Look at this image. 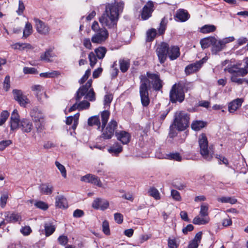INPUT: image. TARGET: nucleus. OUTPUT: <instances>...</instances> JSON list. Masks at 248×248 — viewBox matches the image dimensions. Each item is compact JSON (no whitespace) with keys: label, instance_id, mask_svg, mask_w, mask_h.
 <instances>
[{"label":"nucleus","instance_id":"f257e3e1","mask_svg":"<svg viewBox=\"0 0 248 248\" xmlns=\"http://www.w3.org/2000/svg\"><path fill=\"white\" fill-rule=\"evenodd\" d=\"M146 76L140 75V95L141 104L143 107H147L150 103L149 97V90L150 89V81L151 80V84L153 89L155 91H161L163 85V80L160 78L158 73H152L150 72L146 73Z\"/></svg>","mask_w":248,"mask_h":248},{"label":"nucleus","instance_id":"f03ea898","mask_svg":"<svg viewBox=\"0 0 248 248\" xmlns=\"http://www.w3.org/2000/svg\"><path fill=\"white\" fill-rule=\"evenodd\" d=\"M124 7L123 1L114 4L108 3L105 12L99 18L100 23L109 29H116L119 13L122 12Z\"/></svg>","mask_w":248,"mask_h":248},{"label":"nucleus","instance_id":"7ed1b4c3","mask_svg":"<svg viewBox=\"0 0 248 248\" xmlns=\"http://www.w3.org/2000/svg\"><path fill=\"white\" fill-rule=\"evenodd\" d=\"M244 61V67H239L238 65H228L224 69L225 72L231 75V81L237 85H242L243 80L241 77H245L248 73V57L245 58Z\"/></svg>","mask_w":248,"mask_h":248},{"label":"nucleus","instance_id":"20e7f679","mask_svg":"<svg viewBox=\"0 0 248 248\" xmlns=\"http://www.w3.org/2000/svg\"><path fill=\"white\" fill-rule=\"evenodd\" d=\"M110 113L108 110H104L101 114L102 121V137L104 139H110L114 135L115 130L117 127V123L116 121L111 120L107 125L106 128L105 127L108 122Z\"/></svg>","mask_w":248,"mask_h":248},{"label":"nucleus","instance_id":"39448f33","mask_svg":"<svg viewBox=\"0 0 248 248\" xmlns=\"http://www.w3.org/2000/svg\"><path fill=\"white\" fill-rule=\"evenodd\" d=\"M92 82V80L90 79L85 85L78 89L75 96V100L77 102H79L83 96L84 97V99H88L90 101L95 100V93L93 89L91 88Z\"/></svg>","mask_w":248,"mask_h":248},{"label":"nucleus","instance_id":"423d86ee","mask_svg":"<svg viewBox=\"0 0 248 248\" xmlns=\"http://www.w3.org/2000/svg\"><path fill=\"white\" fill-rule=\"evenodd\" d=\"M95 32L91 38L93 43L101 44L104 43L108 37V32L105 28H100L97 21H94L91 27Z\"/></svg>","mask_w":248,"mask_h":248},{"label":"nucleus","instance_id":"0eeeda50","mask_svg":"<svg viewBox=\"0 0 248 248\" xmlns=\"http://www.w3.org/2000/svg\"><path fill=\"white\" fill-rule=\"evenodd\" d=\"M184 86L181 84H174L170 92V100L172 103H182L185 99Z\"/></svg>","mask_w":248,"mask_h":248},{"label":"nucleus","instance_id":"6e6552de","mask_svg":"<svg viewBox=\"0 0 248 248\" xmlns=\"http://www.w3.org/2000/svg\"><path fill=\"white\" fill-rule=\"evenodd\" d=\"M198 141L201 155L204 159L210 160L213 157V151L210 148H208V142L206 135L204 133L201 134Z\"/></svg>","mask_w":248,"mask_h":248},{"label":"nucleus","instance_id":"1a4fd4ad","mask_svg":"<svg viewBox=\"0 0 248 248\" xmlns=\"http://www.w3.org/2000/svg\"><path fill=\"white\" fill-rule=\"evenodd\" d=\"M173 122L177 126V130H185L189 124V115L183 111H177L174 115Z\"/></svg>","mask_w":248,"mask_h":248},{"label":"nucleus","instance_id":"9d476101","mask_svg":"<svg viewBox=\"0 0 248 248\" xmlns=\"http://www.w3.org/2000/svg\"><path fill=\"white\" fill-rule=\"evenodd\" d=\"M168 51L169 44L166 43L162 42L157 46L155 52L161 64L164 63L167 60Z\"/></svg>","mask_w":248,"mask_h":248},{"label":"nucleus","instance_id":"9b49d317","mask_svg":"<svg viewBox=\"0 0 248 248\" xmlns=\"http://www.w3.org/2000/svg\"><path fill=\"white\" fill-rule=\"evenodd\" d=\"M155 9L154 3L149 0L143 7L140 12V16L143 20H147L152 16V14Z\"/></svg>","mask_w":248,"mask_h":248},{"label":"nucleus","instance_id":"f8f14e48","mask_svg":"<svg viewBox=\"0 0 248 248\" xmlns=\"http://www.w3.org/2000/svg\"><path fill=\"white\" fill-rule=\"evenodd\" d=\"M34 21L35 28L39 33L45 35L49 34L50 28L46 23L36 18L34 19Z\"/></svg>","mask_w":248,"mask_h":248},{"label":"nucleus","instance_id":"ddd939ff","mask_svg":"<svg viewBox=\"0 0 248 248\" xmlns=\"http://www.w3.org/2000/svg\"><path fill=\"white\" fill-rule=\"evenodd\" d=\"M15 99L17 101L21 107H25L30 103L27 96L23 94L21 90L14 89L13 91Z\"/></svg>","mask_w":248,"mask_h":248},{"label":"nucleus","instance_id":"4468645a","mask_svg":"<svg viewBox=\"0 0 248 248\" xmlns=\"http://www.w3.org/2000/svg\"><path fill=\"white\" fill-rule=\"evenodd\" d=\"M80 181L86 183H89L102 187V184L100 179L96 176L92 174H87L80 178Z\"/></svg>","mask_w":248,"mask_h":248},{"label":"nucleus","instance_id":"2eb2a0df","mask_svg":"<svg viewBox=\"0 0 248 248\" xmlns=\"http://www.w3.org/2000/svg\"><path fill=\"white\" fill-rule=\"evenodd\" d=\"M30 116L35 123L43 122L44 114L42 110L37 107H34L31 109Z\"/></svg>","mask_w":248,"mask_h":248},{"label":"nucleus","instance_id":"dca6fc26","mask_svg":"<svg viewBox=\"0 0 248 248\" xmlns=\"http://www.w3.org/2000/svg\"><path fill=\"white\" fill-rule=\"evenodd\" d=\"M203 63V60L197 61L193 63L188 65L185 68V73L186 75H189L193 73L196 72L202 67Z\"/></svg>","mask_w":248,"mask_h":248},{"label":"nucleus","instance_id":"f3484780","mask_svg":"<svg viewBox=\"0 0 248 248\" xmlns=\"http://www.w3.org/2000/svg\"><path fill=\"white\" fill-rule=\"evenodd\" d=\"M109 203L108 201L101 198H96L92 203V207L95 209L104 210L108 208Z\"/></svg>","mask_w":248,"mask_h":248},{"label":"nucleus","instance_id":"a211bd4d","mask_svg":"<svg viewBox=\"0 0 248 248\" xmlns=\"http://www.w3.org/2000/svg\"><path fill=\"white\" fill-rule=\"evenodd\" d=\"M190 17L188 12L184 9H179L177 11L174 18L176 21L185 22Z\"/></svg>","mask_w":248,"mask_h":248},{"label":"nucleus","instance_id":"6ab92c4d","mask_svg":"<svg viewBox=\"0 0 248 248\" xmlns=\"http://www.w3.org/2000/svg\"><path fill=\"white\" fill-rule=\"evenodd\" d=\"M180 49L177 46H172L170 47L169 46L168 57L170 60L173 61L176 59L180 56Z\"/></svg>","mask_w":248,"mask_h":248},{"label":"nucleus","instance_id":"aec40b11","mask_svg":"<svg viewBox=\"0 0 248 248\" xmlns=\"http://www.w3.org/2000/svg\"><path fill=\"white\" fill-rule=\"evenodd\" d=\"M20 127L23 132H30L33 127L32 122L28 119H23L20 123Z\"/></svg>","mask_w":248,"mask_h":248},{"label":"nucleus","instance_id":"412c9836","mask_svg":"<svg viewBox=\"0 0 248 248\" xmlns=\"http://www.w3.org/2000/svg\"><path fill=\"white\" fill-rule=\"evenodd\" d=\"M116 134L118 140L121 141L123 144H126L129 142L130 135L129 133L124 131H122Z\"/></svg>","mask_w":248,"mask_h":248},{"label":"nucleus","instance_id":"4be33fe9","mask_svg":"<svg viewBox=\"0 0 248 248\" xmlns=\"http://www.w3.org/2000/svg\"><path fill=\"white\" fill-rule=\"evenodd\" d=\"M212 46V52L214 54H216L221 51L225 46L223 43H222V40H217L216 38Z\"/></svg>","mask_w":248,"mask_h":248},{"label":"nucleus","instance_id":"5701e85b","mask_svg":"<svg viewBox=\"0 0 248 248\" xmlns=\"http://www.w3.org/2000/svg\"><path fill=\"white\" fill-rule=\"evenodd\" d=\"M243 101L242 99L237 98L230 103L228 107L230 112L233 113L236 111V109L241 106Z\"/></svg>","mask_w":248,"mask_h":248},{"label":"nucleus","instance_id":"b1692460","mask_svg":"<svg viewBox=\"0 0 248 248\" xmlns=\"http://www.w3.org/2000/svg\"><path fill=\"white\" fill-rule=\"evenodd\" d=\"M55 203L56 206L60 208L66 209L68 206L66 199L63 196H57Z\"/></svg>","mask_w":248,"mask_h":248},{"label":"nucleus","instance_id":"393cba45","mask_svg":"<svg viewBox=\"0 0 248 248\" xmlns=\"http://www.w3.org/2000/svg\"><path fill=\"white\" fill-rule=\"evenodd\" d=\"M5 219L8 222L16 223L20 222L22 220L21 216L18 213H9L6 217Z\"/></svg>","mask_w":248,"mask_h":248},{"label":"nucleus","instance_id":"a878e982","mask_svg":"<svg viewBox=\"0 0 248 248\" xmlns=\"http://www.w3.org/2000/svg\"><path fill=\"white\" fill-rule=\"evenodd\" d=\"M40 192L45 195H50L53 189V187L51 185L47 184H42L39 186Z\"/></svg>","mask_w":248,"mask_h":248},{"label":"nucleus","instance_id":"bb28decb","mask_svg":"<svg viewBox=\"0 0 248 248\" xmlns=\"http://www.w3.org/2000/svg\"><path fill=\"white\" fill-rule=\"evenodd\" d=\"M215 40V37H207L202 39L200 41V44L202 47L203 49L208 48L210 46L212 45V44Z\"/></svg>","mask_w":248,"mask_h":248},{"label":"nucleus","instance_id":"cd10ccee","mask_svg":"<svg viewBox=\"0 0 248 248\" xmlns=\"http://www.w3.org/2000/svg\"><path fill=\"white\" fill-rule=\"evenodd\" d=\"M12 48L14 49L23 50L25 49H31L33 47L29 43H16L12 46Z\"/></svg>","mask_w":248,"mask_h":248},{"label":"nucleus","instance_id":"c85d7f7f","mask_svg":"<svg viewBox=\"0 0 248 248\" xmlns=\"http://www.w3.org/2000/svg\"><path fill=\"white\" fill-rule=\"evenodd\" d=\"M122 151V146L118 143L114 144L108 149V152L115 156H117Z\"/></svg>","mask_w":248,"mask_h":248},{"label":"nucleus","instance_id":"c756f323","mask_svg":"<svg viewBox=\"0 0 248 248\" xmlns=\"http://www.w3.org/2000/svg\"><path fill=\"white\" fill-rule=\"evenodd\" d=\"M119 62L121 71L123 73L126 72L130 67V60L129 59H120Z\"/></svg>","mask_w":248,"mask_h":248},{"label":"nucleus","instance_id":"7c9ffc66","mask_svg":"<svg viewBox=\"0 0 248 248\" xmlns=\"http://www.w3.org/2000/svg\"><path fill=\"white\" fill-rule=\"evenodd\" d=\"M44 228L46 236H49L51 235L55 232L56 229L55 226L50 222L46 223L44 225Z\"/></svg>","mask_w":248,"mask_h":248},{"label":"nucleus","instance_id":"2f4dec72","mask_svg":"<svg viewBox=\"0 0 248 248\" xmlns=\"http://www.w3.org/2000/svg\"><path fill=\"white\" fill-rule=\"evenodd\" d=\"M88 124L90 126H97L98 129L100 128V122L98 116H94L89 118L88 120Z\"/></svg>","mask_w":248,"mask_h":248},{"label":"nucleus","instance_id":"473e14b6","mask_svg":"<svg viewBox=\"0 0 248 248\" xmlns=\"http://www.w3.org/2000/svg\"><path fill=\"white\" fill-rule=\"evenodd\" d=\"M106 52V48L103 46H100L95 49L94 52L98 59H103L105 57Z\"/></svg>","mask_w":248,"mask_h":248},{"label":"nucleus","instance_id":"72a5a7b5","mask_svg":"<svg viewBox=\"0 0 248 248\" xmlns=\"http://www.w3.org/2000/svg\"><path fill=\"white\" fill-rule=\"evenodd\" d=\"M206 123L202 121H195L192 122L191 124V128L195 131H199L204 127Z\"/></svg>","mask_w":248,"mask_h":248},{"label":"nucleus","instance_id":"f704fd0d","mask_svg":"<svg viewBox=\"0 0 248 248\" xmlns=\"http://www.w3.org/2000/svg\"><path fill=\"white\" fill-rule=\"evenodd\" d=\"M32 32V26L31 24L29 23V22H27L26 23L23 33V38H27L28 37L30 34H31Z\"/></svg>","mask_w":248,"mask_h":248},{"label":"nucleus","instance_id":"c9c22d12","mask_svg":"<svg viewBox=\"0 0 248 248\" xmlns=\"http://www.w3.org/2000/svg\"><path fill=\"white\" fill-rule=\"evenodd\" d=\"M217 201L222 203H229L232 204L237 202V200L235 198L230 197H221L218 198Z\"/></svg>","mask_w":248,"mask_h":248},{"label":"nucleus","instance_id":"e433bc0d","mask_svg":"<svg viewBox=\"0 0 248 248\" xmlns=\"http://www.w3.org/2000/svg\"><path fill=\"white\" fill-rule=\"evenodd\" d=\"M167 23L168 19L165 16L162 19L159 28H158V32L160 34H162L164 33Z\"/></svg>","mask_w":248,"mask_h":248},{"label":"nucleus","instance_id":"4c0bfd02","mask_svg":"<svg viewBox=\"0 0 248 248\" xmlns=\"http://www.w3.org/2000/svg\"><path fill=\"white\" fill-rule=\"evenodd\" d=\"M216 27L212 25H205L201 29V32L203 33L213 32L216 30Z\"/></svg>","mask_w":248,"mask_h":248},{"label":"nucleus","instance_id":"58836bf2","mask_svg":"<svg viewBox=\"0 0 248 248\" xmlns=\"http://www.w3.org/2000/svg\"><path fill=\"white\" fill-rule=\"evenodd\" d=\"M148 193L150 196L154 197L155 200L160 199V193L158 190L154 187L150 188L148 190Z\"/></svg>","mask_w":248,"mask_h":248},{"label":"nucleus","instance_id":"ea45409f","mask_svg":"<svg viewBox=\"0 0 248 248\" xmlns=\"http://www.w3.org/2000/svg\"><path fill=\"white\" fill-rule=\"evenodd\" d=\"M209 222V219L206 218H201L199 216H196L193 220V223L196 225L206 224Z\"/></svg>","mask_w":248,"mask_h":248},{"label":"nucleus","instance_id":"a19ab883","mask_svg":"<svg viewBox=\"0 0 248 248\" xmlns=\"http://www.w3.org/2000/svg\"><path fill=\"white\" fill-rule=\"evenodd\" d=\"M156 35V31L155 29L149 30L147 32V38L146 41L148 42L152 41L155 37Z\"/></svg>","mask_w":248,"mask_h":248},{"label":"nucleus","instance_id":"79ce46f5","mask_svg":"<svg viewBox=\"0 0 248 248\" xmlns=\"http://www.w3.org/2000/svg\"><path fill=\"white\" fill-rule=\"evenodd\" d=\"M167 158L169 159H173L176 161H180L182 159V157L178 153H170L166 155Z\"/></svg>","mask_w":248,"mask_h":248},{"label":"nucleus","instance_id":"37998d69","mask_svg":"<svg viewBox=\"0 0 248 248\" xmlns=\"http://www.w3.org/2000/svg\"><path fill=\"white\" fill-rule=\"evenodd\" d=\"M89 59L90 66L93 68L97 62V57L93 52H91L89 54Z\"/></svg>","mask_w":248,"mask_h":248},{"label":"nucleus","instance_id":"c03bdc74","mask_svg":"<svg viewBox=\"0 0 248 248\" xmlns=\"http://www.w3.org/2000/svg\"><path fill=\"white\" fill-rule=\"evenodd\" d=\"M56 167L59 169V170L60 171L62 175L64 178L66 177V170L65 169V167L61 164L59 162L56 161L55 163Z\"/></svg>","mask_w":248,"mask_h":248},{"label":"nucleus","instance_id":"a18cd8bd","mask_svg":"<svg viewBox=\"0 0 248 248\" xmlns=\"http://www.w3.org/2000/svg\"><path fill=\"white\" fill-rule=\"evenodd\" d=\"M9 116V113L6 110H3L1 112L0 115V126L6 122Z\"/></svg>","mask_w":248,"mask_h":248},{"label":"nucleus","instance_id":"49530a36","mask_svg":"<svg viewBox=\"0 0 248 248\" xmlns=\"http://www.w3.org/2000/svg\"><path fill=\"white\" fill-rule=\"evenodd\" d=\"M176 130H177V126L173 122L170 127L169 136L170 138H173L176 136L177 134Z\"/></svg>","mask_w":248,"mask_h":248},{"label":"nucleus","instance_id":"de8ad7c7","mask_svg":"<svg viewBox=\"0 0 248 248\" xmlns=\"http://www.w3.org/2000/svg\"><path fill=\"white\" fill-rule=\"evenodd\" d=\"M51 50H48L45 52L44 54H43L40 56V59L41 60L45 61L47 62L50 61V58L52 57V55L51 54Z\"/></svg>","mask_w":248,"mask_h":248},{"label":"nucleus","instance_id":"09e8293b","mask_svg":"<svg viewBox=\"0 0 248 248\" xmlns=\"http://www.w3.org/2000/svg\"><path fill=\"white\" fill-rule=\"evenodd\" d=\"M34 205L37 208L43 210H46L48 208L47 204L42 201L37 202H35Z\"/></svg>","mask_w":248,"mask_h":248},{"label":"nucleus","instance_id":"8fccbe9b","mask_svg":"<svg viewBox=\"0 0 248 248\" xmlns=\"http://www.w3.org/2000/svg\"><path fill=\"white\" fill-rule=\"evenodd\" d=\"M8 198V194L7 192L4 193L2 194L1 196L0 199V205L1 207L3 208L5 207L6 202Z\"/></svg>","mask_w":248,"mask_h":248},{"label":"nucleus","instance_id":"3c124183","mask_svg":"<svg viewBox=\"0 0 248 248\" xmlns=\"http://www.w3.org/2000/svg\"><path fill=\"white\" fill-rule=\"evenodd\" d=\"M102 231L106 235L110 234L109 224L108 221L104 220L102 224Z\"/></svg>","mask_w":248,"mask_h":248},{"label":"nucleus","instance_id":"603ef678","mask_svg":"<svg viewBox=\"0 0 248 248\" xmlns=\"http://www.w3.org/2000/svg\"><path fill=\"white\" fill-rule=\"evenodd\" d=\"M78 104L79 110L87 109L89 108L90 104L87 100L79 102Z\"/></svg>","mask_w":248,"mask_h":248},{"label":"nucleus","instance_id":"864d4df0","mask_svg":"<svg viewBox=\"0 0 248 248\" xmlns=\"http://www.w3.org/2000/svg\"><path fill=\"white\" fill-rule=\"evenodd\" d=\"M113 97L111 94L105 95L104 100V105L105 107L109 106V104L111 102Z\"/></svg>","mask_w":248,"mask_h":248},{"label":"nucleus","instance_id":"5fc2aeb1","mask_svg":"<svg viewBox=\"0 0 248 248\" xmlns=\"http://www.w3.org/2000/svg\"><path fill=\"white\" fill-rule=\"evenodd\" d=\"M12 143L11 140H4L0 141V151H3Z\"/></svg>","mask_w":248,"mask_h":248},{"label":"nucleus","instance_id":"6e6d98bb","mask_svg":"<svg viewBox=\"0 0 248 248\" xmlns=\"http://www.w3.org/2000/svg\"><path fill=\"white\" fill-rule=\"evenodd\" d=\"M58 72L56 71H54L52 72H46V73H42L40 74V77L45 78H53L55 76L57 75Z\"/></svg>","mask_w":248,"mask_h":248},{"label":"nucleus","instance_id":"4d7b16f0","mask_svg":"<svg viewBox=\"0 0 248 248\" xmlns=\"http://www.w3.org/2000/svg\"><path fill=\"white\" fill-rule=\"evenodd\" d=\"M59 243L62 246H65L68 241V237L64 235L60 236L58 238Z\"/></svg>","mask_w":248,"mask_h":248},{"label":"nucleus","instance_id":"13d9d810","mask_svg":"<svg viewBox=\"0 0 248 248\" xmlns=\"http://www.w3.org/2000/svg\"><path fill=\"white\" fill-rule=\"evenodd\" d=\"M208 207L207 205H202L201 206V210L200 212V214L202 217L207 216L208 215Z\"/></svg>","mask_w":248,"mask_h":248},{"label":"nucleus","instance_id":"bf43d9fd","mask_svg":"<svg viewBox=\"0 0 248 248\" xmlns=\"http://www.w3.org/2000/svg\"><path fill=\"white\" fill-rule=\"evenodd\" d=\"M10 76H6L3 82V88L5 91H8L10 88Z\"/></svg>","mask_w":248,"mask_h":248},{"label":"nucleus","instance_id":"052dcab7","mask_svg":"<svg viewBox=\"0 0 248 248\" xmlns=\"http://www.w3.org/2000/svg\"><path fill=\"white\" fill-rule=\"evenodd\" d=\"M23 72L25 74H33L37 73V71L33 67H25L23 68Z\"/></svg>","mask_w":248,"mask_h":248},{"label":"nucleus","instance_id":"680f3d73","mask_svg":"<svg viewBox=\"0 0 248 248\" xmlns=\"http://www.w3.org/2000/svg\"><path fill=\"white\" fill-rule=\"evenodd\" d=\"M171 195L173 199L177 201H180L181 200V197L180 196V193L176 190H171Z\"/></svg>","mask_w":248,"mask_h":248},{"label":"nucleus","instance_id":"e2e57ef3","mask_svg":"<svg viewBox=\"0 0 248 248\" xmlns=\"http://www.w3.org/2000/svg\"><path fill=\"white\" fill-rule=\"evenodd\" d=\"M90 74L91 70L88 69L86 71L83 76L79 79V83L80 84H83L88 78Z\"/></svg>","mask_w":248,"mask_h":248},{"label":"nucleus","instance_id":"0e129e2a","mask_svg":"<svg viewBox=\"0 0 248 248\" xmlns=\"http://www.w3.org/2000/svg\"><path fill=\"white\" fill-rule=\"evenodd\" d=\"M19 126V120H10V127L12 130H15Z\"/></svg>","mask_w":248,"mask_h":248},{"label":"nucleus","instance_id":"69168bd1","mask_svg":"<svg viewBox=\"0 0 248 248\" xmlns=\"http://www.w3.org/2000/svg\"><path fill=\"white\" fill-rule=\"evenodd\" d=\"M31 90L33 91L36 92V95L37 96L38 99H39V97H38L39 93L42 91H43V92L44 91L43 87L40 85H34V86H32Z\"/></svg>","mask_w":248,"mask_h":248},{"label":"nucleus","instance_id":"338daca9","mask_svg":"<svg viewBox=\"0 0 248 248\" xmlns=\"http://www.w3.org/2000/svg\"><path fill=\"white\" fill-rule=\"evenodd\" d=\"M24 9H25V6H24V3L22 1L19 0V4H18V10L16 11L17 14L19 16L21 15L22 14Z\"/></svg>","mask_w":248,"mask_h":248},{"label":"nucleus","instance_id":"774afa93","mask_svg":"<svg viewBox=\"0 0 248 248\" xmlns=\"http://www.w3.org/2000/svg\"><path fill=\"white\" fill-rule=\"evenodd\" d=\"M168 246L170 248H177L178 247V245L177 244L175 239H169Z\"/></svg>","mask_w":248,"mask_h":248}]
</instances>
